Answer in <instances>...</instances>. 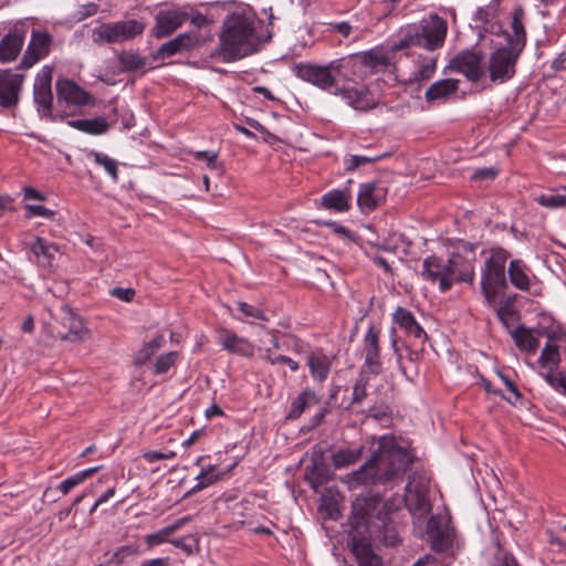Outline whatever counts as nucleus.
Returning a JSON list of instances; mask_svg holds the SVG:
<instances>
[{
	"mask_svg": "<svg viewBox=\"0 0 566 566\" xmlns=\"http://www.w3.org/2000/svg\"><path fill=\"white\" fill-rule=\"evenodd\" d=\"M379 331L370 326L365 335V365L374 375L381 373V358L379 346Z\"/></svg>",
	"mask_w": 566,
	"mask_h": 566,
	"instance_id": "aec40b11",
	"label": "nucleus"
},
{
	"mask_svg": "<svg viewBox=\"0 0 566 566\" xmlns=\"http://www.w3.org/2000/svg\"><path fill=\"white\" fill-rule=\"evenodd\" d=\"M319 398L312 390L302 391L291 403L287 418L297 419L307 408L316 406Z\"/></svg>",
	"mask_w": 566,
	"mask_h": 566,
	"instance_id": "473e14b6",
	"label": "nucleus"
},
{
	"mask_svg": "<svg viewBox=\"0 0 566 566\" xmlns=\"http://www.w3.org/2000/svg\"><path fill=\"white\" fill-rule=\"evenodd\" d=\"M520 51L509 46L501 48L491 54L488 71L492 82L503 83L514 76Z\"/></svg>",
	"mask_w": 566,
	"mask_h": 566,
	"instance_id": "9b49d317",
	"label": "nucleus"
},
{
	"mask_svg": "<svg viewBox=\"0 0 566 566\" xmlns=\"http://www.w3.org/2000/svg\"><path fill=\"white\" fill-rule=\"evenodd\" d=\"M177 353L169 352L160 355L154 366V373L157 375L165 374L176 361Z\"/></svg>",
	"mask_w": 566,
	"mask_h": 566,
	"instance_id": "49530a36",
	"label": "nucleus"
},
{
	"mask_svg": "<svg viewBox=\"0 0 566 566\" xmlns=\"http://www.w3.org/2000/svg\"><path fill=\"white\" fill-rule=\"evenodd\" d=\"M421 275L427 281L438 282L441 292L449 291L453 284L447 260L437 255H430L423 260Z\"/></svg>",
	"mask_w": 566,
	"mask_h": 566,
	"instance_id": "4468645a",
	"label": "nucleus"
},
{
	"mask_svg": "<svg viewBox=\"0 0 566 566\" xmlns=\"http://www.w3.org/2000/svg\"><path fill=\"white\" fill-rule=\"evenodd\" d=\"M390 509L379 495L358 496L353 503L349 546L360 566H381V557L370 547L371 541L387 546L399 542L396 525L390 520Z\"/></svg>",
	"mask_w": 566,
	"mask_h": 566,
	"instance_id": "f257e3e1",
	"label": "nucleus"
},
{
	"mask_svg": "<svg viewBox=\"0 0 566 566\" xmlns=\"http://www.w3.org/2000/svg\"><path fill=\"white\" fill-rule=\"evenodd\" d=\"M238 307H239V310L245 316L259 318L261 321H266L268 319L266 316L264 315V313L261 310H259V308H256V307H254V306H252V305H250V304H248L245 302H240L238 304Z\"/></svg>",
	"mask_w": 566,
	"mask_h": 566,
	"instance_id": "864d4df0",
	"label": "nucleus"
},
{
	"mask_svg": "<svg viewBox=\"0 0 566 566\" xmlns=\"http://www.w3.org/2000/svg\"><path fill=\"white\" fill-rule=\"evenodd\" d=\"M143 457L149 463H153V462L159 461V460L171 459L175 457V452L170 451V452L165 453V452H160V451H148V452H145L143 454Z\"/></svg>",
	"mask_w": 566,
	"mask_h": 566,
	"instance_id": "680f3d73",
	"label": "nucleus"
},
{
	"mask_svg": "<svg viewBox=\"0 0 566 566\" xmlns=\"http://www.w3.org/2000/svg\"><path fill=\"white\" fill-rule=\"evenodd\" d=\"M198 483L193 488V490H202L219 480V474L217 473V468L214 465H209L206 469H202L201 472L197 476Z\"/></svg>",
	"mask_w": 566,
	"mask_h": 566,
	"instance_id": "37998d69",
	"label": "nucleus"
},
{
	"mask_svg": "<svg viewBox=\"0 0 566 566\" xmlns=\"http://www.w3.org/2000/svg\"><path fill=\"white\" fill-rule=\"evenodd\" d=\"M69 126L78 129L81 132L92 134V135H101L107 132L108 124L104 117H96L92 119H75L69 120Z\"/></svg>",
	"mask_w": 566,
	"mask_h": 566,
	"instance_id": "72a5a7b5",
	"label": "nucleus"
},
{
	"mask_svg": "<svg viewBox=\"0 0 566 566\" xmlns=\"http://www.w3.org/2000/svg\"><path fill=\"white\" fill-rule=\"evenodd\" d=\"M509 259V253L503 249H494L484 264L482 272L481 290L488 301L492 303L495 301L496 291L504 287L505 282V263Z\"/></svg>",
	"mask_w": 566,
	"mask_h": 566,
	"instance_id": "0eeeda50",
	"label": "nucleus"
},
{
	"mask_svg": "<svg viewBox=\"0 0 566 566\" xmlns=\"http://www.w3.org/2000/svg\"><path fill=\"white\" fill-rule=\"evenodd\" d=\"M98 10V6L96 3H87L83 6L82 11L80 12V20L94 15Z\"/></svg>",
	"mask_w": 566,
	"mask_h": 566,
	"instance_id": "0e129e2a",
	"label": "nucleus"
},
{
	"mask_svg": "<svg viewBox=\"0 0 566 566\" xmlns=\"http://www.w3.org/2000/svg\"><path fill=\"white\" fill-rule=\"evenodd\" d=\"M137 551H138L137 546H133V545L120 546L115 552L105 554V557H106L105 563L108 565H113V566H122L123 564H125L127 562L128 558L135 556L137 554Z\"/></svg>",
	"mask_w": 566,
	"mask_h": 566,
	"instance_id": "4c0bfd02",
	"label": "nucleus"
},
{
	"mask_svg": "<svg viewBox=\"0 0 566 566\" xmlns=\"http://www.w3.org/2000/svg\"><path fill=\"white\" fill-rule=\"evenodd\" d=\"M24 208L27 211V213H25L27 218L42 217V218L51 219L54 217L53 210H50L40 205H27Z\"/></svg>",
	"mask_w": 566,
	"mask_h": 566,
	"instance_id": "3c124183",
	"label": "nucleus"
},
{
	"mask_svg": "<svg viewBox=\"0 0 566 566\" xmlns=\"http://www.w3.org/2000/svg\"><path fill=\"white\" fill-rule=\"evenodd\" d=\"M475 251L472 243L460 241L450 256L448 258V266L451 277L454 282H468L473 283L474 281V263Z\"/></svg>",
	"mask_w": 566,
	"mask_h": 566,
	"instance_id": "6e6552de",
	"label": "nucleus"
},
{
	"mask_svg": "<svg viewBox=\"0 0 566 566\" xmlns=\"http://www.w3.org/2000/svg\"><path fill=\"white\" fill-rule=\"evenodd\" d=\"M263 358L272 365L286 364L293 371L298 370V367H300L297 361L293 360L292 358H290L287 356H284V355L271 356L270 347L264 350Z\"/></svg>",
	"mask_w": 566,
	"mask_h": 566,
	"instance_id": "de8ad7c7",
	"label": "nucleus"
},
{
	"mask_svg": "<svg viewBox=\"0 0 566 566\" xmlns=\"http://www.w3.org/2000/svg\"><path fill=\"white\" fill-rule=\"evenodd\" d=\"M32 252L45 265H51L54 254L57 252V248L53 243H49L42 238H36L35 242L31 247Z\"/></svg>",
	"mask_w": 566,
	"mask_h": 566,
	"instance_id": "c9c22d12",
	"label": "nucleus"
},
{
	"mask_svg": "<svg viewBox=\"0 0 566 566\" xmlns=\"http://www.w3.org/2000/svg\"><path fill=\"white\" fill-rule=\"evenodd\" d=\"M542 333L539 331L530 329L524 326L516 327L511 335L515 342V345L524 352L535 353L539 343L538 337Z\"/></svg>",
	"mask_w": 566,
	"mask_h": 566,
	"instance_id": "cd10ccee",
	"label": "nucleus"
},
{
	"mask_svg": "<svg viewBox=\"0 0 566 566\" xmlns=\"http://www.w3.org/2000/svg\"><path fill=\"white\" fill-rule=\"evenodd\" d=\"M348 83L349 82H343L339 85L337 95H340L348 103V105L357 111L371 108L373 105L367 99V91L364 87H350Z\"/></svg>",
	"mask_w": 566,
	"mask_h": 566,
	"instance_id": "393cba45",
	"label": "nucleus"
},
{
	"mask_svg": "<svg viewBox=\"0 0 566 566\" xmlns=\"http://www.w3.org/2000/svg\"><path fill=\"white\" fill-rule=\"evenodd\" d=\"M220 344L223 349L232 354H239L243 356H252L253 354V346L248 339L239 337L238 335L228 331L221 332Z\"/></svg>",
	"mask_w": 566,
	"mask_h": 566,
	"instance_id": "a878e982",
	"label": "nucleus"
},
{
	"mask_svg": "<svg viewBox=\"0 0 566 566\" xmlns=\"http://www.w3.org/2000/svg\"><path fill=\"white\" fill-rule=\"evenodd\" d=\"M197 160H202L210 169H220L221 165L217 161L218 154L211 150H200L193 153Z\"/></svg>",
	"mask_w": 566,
	"mask_h": 566,
	"instance_id": "8fccbe9b",
	"label": "nucleus"
},
{
	"mask_svg": "<svg viewBox=\"0 0 566 566\" xmlns=\"http://www.w3.org/2000/svg\"><path fill=\"white\" fill-rule=\"evenodd\" d=\"M111 295L124 301V302H130L135 296V291L130 287L123 289V287H114L111 290Z\"/></svg>",
	"mask_w": 566,
	"mask_h": 566,
	"instance_id": "052dcab7",
	"label": "nucleus"
},
{
	"mask_svg": "<svg viewBox=\"0 0 566 566\" xmlns=\"http://www.w3.org/2000/svg\"><path fill=\"white\" fill-rule=\"evenodd\" d=\"M394 322L406 332L409 336L415 338H426L423 328L417 323L413 314L405 307H397L394 315Z\"/></svg>",
	"mask_w": 566,
	"mask_h": 566,
	"instance_id": "b1692460",
	"label": "nucleus"
},
{
	"mask_svg": "<svg viewBox=\"0 0 566 566\" xmlns=\"http://www.w3.org/2000/svg\"><path fill=\"white\" fill-rule=\"evenodd\" d=\"M367 396L366 381L363 378L356 380L353 388V402H361Z\"/></svg>",
	"mask_w": 566,
	"mask_h": 566,
	"instance_id": "4d7b16f0",
	"label": "nucleus"
},
{
	"mask_svg": "<svg viewBox=\"0 0 566 566\" xmlns=\"http://www.w3.org/2000/svg\"><path fill=\"white\" fill-rule=\"evenodd\" d=\"M499 175V169L494 167H485L476 169L472 175L473 180H489L494 179Z\"/></svg>",
	"mask_w": 566,
	"mask_h": 566,
	"instance_id": "6e6d98bb",
	"label": "nucleus"
},
{
	"mask_svg": "<svg viewBox=\"0 0 566 566\" xmlns=\"http://www.w3.org/2000/svg\"><path fill=\"white\" fill-rule=\"evenodd\" d=\"M195 45V39L190 33H180L172 40L164 43L154 54V59H166L187 51Z\"/></svg>",
	"mask_w": 566,
	"mask_h": 566,
	"instance_id": "4be33fe9",
	"label": "nucleus"
},
{
	"mask_svg": "<svg viewBox=\"0 0 566 566\" xmlns=\"http://www.w3.org/2000/svg\"><path fill=\"white\" fill-rule=\"evenodd\" d=\"M412 566H438L437 559L432 555H426L417 560Z\"/></svg>",
	"mask_w": 566,
	"mask_h": 566,
	"instance_id": "774afa93",
	"label": "nucleus"
},
{
	"mask_svg": "<svg viewBox=\"0 0 566 566\" xmlns=\"http://www.w3.org/2000/svg\"><path fill=\"white\" fill-rule=\"evenodd\" d=\"M459 81L454 78H444L434 82L426 91L427 102L443 99L458 91Z\"/></svg>",
	"mask_w": 566,
	"mask_h": 566,
	"instance_id": "c85d7f7f",
	"label": "nucleus"
},
{
	"mask_svg": "<svg viewBox=\"0 0 566 566\" xmlns=\"http://www.w3.org/2000/svg\"><path fill=\"white\" fill-rule=\"evenodd\" d=\"M525 12L521 6L514 8L512 13L511 28L513 35L510 38V46L521 50L525 43V29L523 25Z\"/></svg>",
	"mask_w": 566,
	"mask_h": 566,
	"instance_id": "2f4dec72",
	"label": "nucleus"
},
{
	"mask_svg": "<svg viewBox=\"0 0 566 566\" xmlns=\"http://www.w3.org/2000/svg\"><path fill=\"white\" fill-rule=\"evenodd\" d=\"M332 473L329 468L324 463L323 460H315L312 468H307L305 480L310 486L318 492L319 488L329 481Z\"/></svg>",
	"mask_w": 566,
	"mask_h": 566,
	"instance_id": "c756f323",
	"label": "nucleus"
},
{
	"mask_svg": "<svg viewBox=\"0 0 566 566\" xmlns=\"http://www.w3.org/2000/svg\"><path fill=\"white\" fill-rule=\"evenodd\" d=\"M535 201L548 209L566 207V187L563 193L541 195L535 198Z\"/></svg>",
	"mask_w": 566,
	"mask_h": 566,
	"instance_id": "a19ab883",
	"label": "nucleus"
},
{
	"mask_svg": "<svg viewBox=\"0 0 566 566\" xmlns=\"http://www.w3.org/2000/svg\"><path fill=\"white\" fill-rule=\"evenodd\" d=\"M360 452V449H340L332 455L333 464L336 469L354 464L359 459Z\"/></svg>",
	"mask_w": 566,
	"mask_h": 566,
	"instance_id": "58836bf2",
	"label": "nucleus"
},
{
	"mask_svg": "<svg viewBox=\"0 0 566 566\" xmlns=\"http://www.w3.org/2000/svg\"><path fill=\"white\" fill-rule=\"evenodd\" d=\"M186 20L187 13L185 12L176 10L160 11L156 15V23L153 29V34L157 39L168 36L178 28H180Z\"/></svg>",
	"mask_w": 566,
	"mask_h": 566,
	"instance_id": "6ab92c4d",
	"label": "nucleus"
},
{
	"mask_svg": "<svg viewBox=\"0 0 566 566\" xmlns=\"http://www.w3.org/2000/svg\"><path fill=\"white\" fill-rule=\"evenodd\" d=\"M24 81L23 74L10 70L0 71V105L8 108L18 104L19 92Z\"/></svg>",
	"mask_w": 566,
	"mask_h": 566,
	"instance_id": "f3484780",
	"label": "nucleus"
},
{
	"mask_svg": "<svg viewBox=\"0 0 566 566\" xmlns=\"http://www.w3.org/2000/svg\"><path fill=\"white\" fill-rule=\"evenodd\" d=\"M254 35L253 14L251 10L241 8L227 15L220 43L211 56L219 57L226 63L240 60L254 52Z\"/></svg>",
	"mask_w": 566,
	"mask_h": 566,
	"instance_id": "7ed1b4c3",
	"label": "nucleus"
},
{
	"mask_svg": "<svg viewBox=\"0 0 566 566\" xmlns=\"http://www.w3.org/2000/svg\"><path fill=\"white\" fill-rule=\"evenodd\" d=\"M545 380L552 388L558 389L562 388L564 394H566V376L558 375L555 376L551 373L544 375Z\"/></svg>",
	"mask_w": 566,
	"mask_h": 566,
	"instance_id": "13d9d810",
	"label": "nucleus"
},
{
	"mask_svg": "<svg viewBox=\"0 0 566 566\" xmlns=\"http://www.w3.org/2000/svg\"><path fill=\"white\" fill-rule=\"evenodd\" d=\"M165 343L163 335H157L154 339L147 343L138 353L136 357V364L142 365L148 360Z\"/></svg>",
	"mask_w": 566,
	"mask_h": 566,
	"instance_id": "ea45409f",
	"label": "nucleus"
},
{
	"mask_svg": "<svg viewBox=\"0 0 566 566\" xmlns=\"http://www.w3.org/2000/svg\"><path fill=\"white\" fill-rule=\"evenodd\" d=\"M115 494V489L114 488H111L108 489L106 492H104L97 500L96 502L94 503V505L92 506L91 509V513H94L96 511V509L105 503L106 501H108V499H111L112 496H114Z\"/></svg>",
	"mask_w": 566,
	"mask_h": 566,
	"instance_id": "e2e57ef3",
	"label": "nucleus"
},
{
	"mask_svg": "<svg viewBox=\"0 0 566 566\" xmlns=\"http://www.w3.org/2000/svg\"><path fill=\"white\" fill-rule=\"evenodd\" d=\"M354 69L355 62L352 57H342L326 65L300 63L295 66V74L298 78L323 91L338 94L343 82L354 81Z\"/></svg>",
	"mask_w": 566,
	"mask_h": 566,
	"instance_id": "20e7f679",
	"label": "nucleus"
},
{
	"mask_svg": "<svg viewBox=\"0 0 566 566\" xmlns=\"http://www.w3.org/2000/svg\"><path fill=\"white\" fill-rule=\"evenodd\" d=\"M81 483H82V480H81L80 475L76 473V474L65 479L64 481H62L61 484L59 485V490L63 494H67L73 488L77 486Z\"/></svg>",
	"mask_w": 566,
	"mask_h": 566,
	"instance_id": "bf43d9fd",
	"label": "nucleus"
},
{
	"mask_svg": "<svg viewBox=\"0 0 566 566\" xmlns=\"http://www.w3.org/2000/svg\"><path fill=\"white\" fill-rule=\"evenodd\" d=\"M436 71V60L434 59H428L426 60L418 71L415 73L416 80L419 81H428L432 77L433 73Z\"/></svg>",
	"mask_w": 566,
	"mask_h": 566,
	"instance_id": "09e8293b",
	"label": "nucleus"
},
{
	"mask_svg": "<svg viewBox=\"0 0 566 566\" xmlns=\"http://www.w3.org/2000/svg\"><path fill=\"white\" fill-rule=\"evenodd\" d=\"M23 192H24L25 199H33V200H40V201L44 200V196L32 187L24 188Z\"/></svg>",
	"mask_w": 566,
	"mask_h": 566,
	"instance_id": "338daca9",
	"label": "nucleus"
},
{
	"mask_svg": "<svg viewBox=\"0 0 566 566\" xmlns=\"http://www.w3.org/2000/svg\"><path fill=\"white\" fill-rule=\"evenodd\" d=\"M496 566H520L517 560L511 554H503L497 558Z\"/></svg>",
	"mask_w": 566,
	"mask_h": 566,
	"instance_id": "69168bd1",
	"label": "nucleus"
},
{
	"mask_svg": "<svg viewBox=\"0 0 566 566\" xmlns=\"http://www.w3.org/2000/svg\"><path fill=\"white\" fill-rule=\"evenodd\" d=\"M349 199V191L335 189L322 197V206L329 210L344 212L350 208Z\"/></svg>",
	"mask_w": 566,
	"mask_h": 566,
	"instance_id": "7c9ffc66",
	"label": "nucleus"
},
{
	"mask_svg": "<svg viewBox=\"0 0 566 566\" xmlns=\"http://www.w3.org/2000/svg\"><path fill=\"white\" fill-rule=\"evenodd\" d=\"M405 503L415 517H424L431 511L429 488L422 482H409L406 485Z\"/></svg>",
	"mask_w": 566,
	"mask_h": 566,
	"instance_id": "f8f14e48",
	"label": "nucleus"
},
{
	"mask_svg": "<svg viewBox=\"0 0 566 566\" xmlns=\"http://www.w3.org/2000/svg\"><path fill=\"white\" fill-rule=\"evenodd\" d=\"M384 156H385V154H379V155H352V156H349V158H347L345 160L346 170L347 171H353V170H355L356 168H358V167H360L363 165L375 163V161L381 159Z\"/></svg>",
	"mask_w": 566,
	"mask_h": 566,
	"instance_id": "79ce46f5",
	"label": "nucleus"
},
{
	"mask_svg": "<svg viewBox=\"0 0 566 566\" xmlns=\"http://www.w3.org/2000/svg\"><path fill=\"white\" fill-rule=\"evenodd\" d=\"M176 547L181 548L187 555L193 554L198 549V539L195 536H186L172 542Z\"/></svg>",
	"mask_w": 566,
	"mask_h": 566,
	"instance_id": "603ef678",
	"label": "nucleus"
},
{
	"mask_svg": "<svg viewBox=\"0 0 566 566\" xmlns=\"http://www.w3.org/2000/svg\"><path fill=\"white\" fill-rule=\"evenodd\" d=\"M24 43V35L19 31H13L3 36L0 42V61H14L21 52Z\"/></svg>",
	"mask_w": 566,
	"mask_h": 566,
	"instance_id": "5701e85b",
	"label": "nucleus"
},
{
	"mask_svg": "<svg viewBox=\"0 0 566 566\" xmlns=\"http://www.w3.org/2000/svg\"><path fill=\"white\" fill-rule=\"evenodd\" d=\"M448 25L438 14H431L419 25H408L402 31V38L391 48L392 51L402 50L411 45L423 46L429 51L441 48L446 40Z\"/></svg>",
	"mask_w": 566,
	"mask_h": 566,
	"instance_id": "39448f33",
	"label": "nucleus"
},
{
	"mask_svg": "<svg viewBox=\"0 0 566 566\" xmlns=\"http://www.w3.org/2000/svg\"><path fill=\"white\" fill-rule=\"evenodd\" d=\"M50 319L46 323L52 337L69 343H81L90 338V329L84 326L82 317L67 304L48 308Z\"/></svg>",
	"mask_w": 566,
	"mask_h": 566,
	"instance_id": "423d86ee",
	"label": "nucleus"
},
{
	"mask_svg": "<svg viewBox=\"0 0 566 566\" xmlns=\"http://www.w3.org/2000/svg\"><path fill=\"white\" fill-rule=\"evenodd\" d=\"M386 195V188L379 182L363 184L357 195V203L363 210H374L385 201Z\"/></svg>",
	"mask_w": 566,
	"mask_h": 566,
	"instance_id": "412c9836",
	"label": "nucleus"
},
{
	"mask_svg": "<svg viewBox=\"0 0 566 566\" xmlns=\"http://www.w3.org/2000/svg\"><path fill=\"white\" fill-rule=\"evenodd\" d=\"M144 29V23L137 20L103 23L93 30V40L95 43H117L128 41L142 34Z\"/></svg>",
	"mask_w": 566,
	"mask_h": 566,
	"instance_id": "1a4fd4ad",
	"label": "nucleus"
},
{
	"mask_svg": "<svg viewBox=\"0 0 566 566\" xmlns=\"http://www.w3.org/2000/svg\"><path fill=\"white\" fill-rule=\"evenodd\" d=\"M57 105L65 104L69 106L86 105L90 95L73 81L67 78L57 80L56 82Z\"/></svg>",
	"mask_w": 566,
	"mask_h": 566,
	"instance_id": "a211bd4d",
	"label": "nucleus"
},
{
	"mask_svg": "<svg viewBox=\"0 0 566 566\" xmlns=\"http://www.w3.org/2000/svg\"><path fill=\"white\" fill-rule=\"evenodd\" d=\"M412 463L409 452L398 446L392 437L384 436L371 458L353 473L356 482L375 483L377 480L387 482L406 472Z\"/></svg>",
	"mask_w": 566,
	"mask_h": 566,
	"instance_id": "f03ea898",
	"label": "nucleus"
},
{
	"mask_svg": "<svg viewBox=\"0 0 566 566\" xmlns=\"http://www.w3.org/2000/svg\"><path fill=\"white\" fill-rule=\"evenodd\" d=\"M95 163L103 166L104 169L109 174L112 179L114 181H117L118 175H117V163L115 159L108 157L105 154L94 151L93 153Z\"/></svg>",
	"mask_w": 566,
	"mask_h": 566,
	"instance_id": "c03bdc74",
	"label": "nucleus"
},
{
	"mask_svg": "<svg viewBox=\"0 0 566 566\" xmlns=\"http://www.w3.org/2000/svg\"><path fill=\"white\" fill-rule=\"evenodd\" d=\"M120 70L124 72L137 71L146 65V57L133 51H123L118 54Z\"/></svg>",
	"mask_w": 566,
	"mask_h": 566,
	"instance_id": "e433bc0d",
	"label": "nucleus"
},
{
	"mask_svg": "<svg viewBox=\"0 0 566 566\" xmlns=\"http://www.w3.org/2000/svg\"><path fill=\"white\" fill-rule=\"evenodd\" d=\"M559 361V352L558 346L552 343H547L545 347L542 349L539 356V363L542 366H547L549 364L556 365Z\"/></svg>",
	"mask_w": 566,
	"mask_h": 566,
	"instance_id": "a18cd8bd",
	"label": "nucleus"
},
{
	"mask_svg": "<svg viewBox=\"0 0 566 566\" xmlns=\"http://www.w3.org/2000/svg\"><path fill=\"white\" fill-rule=\"evenodd\" d=\"M331 358L322 350H315L307 355V365L312 377L317 381H324L331 370Z\"/></svg>",
	"mask_w": 566,
	"mask_h": 566,
	"instance_id": "bb28decb",
	"label": "nucleus"
},
{
	"mask_svg": "<svg viewBox=\"0 0 566 566\" xmlns=\"http://www.w3.org/2000/svg\"><path fill=\"white\" fill-rule=\"evenodd\" d=\"M509 277L511 283L518 290L530 289V279L525 273L524 264L520 260H512L509 265Z\"/></svg>",
	"mask_w": 566,
	"mask_h": 566,
	"instance_id": "f704fd0d",
	"label": "nucleus"
},
{
	"mask_svg": "<svg viewBox=\"0 0 566 566\" xmlns=\"http://www.w3.org/2000/svg\"><path fill=\"white\" fill-rule=\"evenodd\" d=\"M449 67L462 73L471 82L480 81L485 72L482 55L474 51L459 53L450 61Z\"/></svg>",
	"mask_w": 566,
	"mask_h": 566,
	"instance_id": "ddd939ff",
	"label": "nucleus"
},
{
	"mask_svg": "<svg viewBox=\"0 0 566 566\" xmlns=\"http://www.w3.org/2000/svg\"><path fill=\"white\" fill-rule=\"evenodd\" d=\"M52 69L44 66L38 74L33 87V98L38 105V109L43 108L45 116L54 120L57 116L52 115L53 95L51 90Z\"/></svg>",
	"mask_w": 566,
	"mask_h": 566,
	"instance_id": "2eb2a0df",
	"label": "nucleus"
},
{
	"mask_svg": "<svg viewBox=\"0 0 566 566\" xmlns=\"http://www.w3.org/2000/svg\"><path fill=\"white\" fill-rule=\"evenodd\" d=\"M427 533L432 551L436 553L452 552L455 534L447 515H432L427 523Z\"/></svg>",
	"mask_w": 566,
	"mask_h": 566,
	"instance_id": "9d476101",
	"label": "nucleus"
},
{
	"mask_svg": "<svg viewBox=\"0 0 566 566\" xmlns=\"http://www.w3.org/2000/svg\"><path fill=\"white\" fill-rule=\"evenodd\" d=\"M51 43L52 39L49 33L33 30L19 69H30L46 56L50 52Z\"/></svg>",
	"mask_w": 566,
	"mask_h": 566,
	"instance_id": "dca6fc26",
	"label": "nucleus"
},
{
	"mask_svg": "<svg viewBox=\"0 0 566 566\" xmlns=\"http://www.w3.org/2000/svg\"><path fill=\"white\" fill-rule=\"evenodd\" d=\"M494 13L495 8L493 6L480 7L474 13V19L475 21L488 23L493 19Z\"/></svg>",
	"mask_w": 566,
	"mask_h": 566,
	"instance_id": "5fc2aeb1",
	"label": "nucleus"
}]
</instances>
